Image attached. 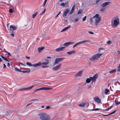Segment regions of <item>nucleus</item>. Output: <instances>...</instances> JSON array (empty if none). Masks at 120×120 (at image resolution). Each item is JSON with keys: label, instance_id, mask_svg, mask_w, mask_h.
Listing matches in <instances>:
<instances>
[{"label": "nucleus", "instance_id": "21", "mask_svg": "<svg viewBox=\"0 0 120 120\" xmlns=\"http://www.w3.org/2000/svg\"><path fill=\"white\" fill-rule=\"evenodd\" d=\"M86 102H83L81 103V104H79V105L80 106L82 107H84L85 105H86Z\"/></svg>", "mask_w": 120, "mask_h": 120}, {"label": "nucleus", "instance_id": "12", "mask_svg": "<svg viewBox=\"0 0 120 120\" xmlns=\"http://www.w3.org/2000/svg\"><path fill=\"white\" fill-rule=\"evenodd\" d=\"M65 47H61L56 48L55 50L56 51L60 52L63 50L65 49Z\"/></svg>", "mask_w": 120, "mask_h": 120}, {"label": "nucleus", "instance_id": "55", "mask_svg": "<svg viewBox=\"0 0 120 120\" xmlns=\"http://www.w3.org/2000/svg\"><path fill=\"white\" fill-rule=\"evenodd\" d=\"M40 90H46V87H43L40 88Z\"/></svg>", "mask_w": 120, "mask_h": 120}, {"label": "nucleus", "instance_id": "4", "mask_svg": "<svg viewBox=\"0 0 120 120\" xmlns=\"http://www.w3.org/2000/svg\"><path fill=\"white\" fill-rule=\"evenodd\" d=\"M102 54V53H97L93 55L91 58H90V60L91 61H94L95 60H97Z\"/></svg>", "mask_w": 120, "mask_h": 120}, {"label": "nucleus", "instance_id": "50", "mask_svg": "<svg viewBox=\"0 0 120 120\" xmlns=\"http://www.w3.org/2000/svg\"><path fill=\"white\" fill-rule=\"evenodd\" d=\"M99 109H100L99 108H96L95 109H93L92 110V111H96V110H98Z\"/></svg>", "mask_w": 120, "mask_h": 120}, {"label": "nucleus", "instance_id": "39", "mask_svg": "<svg viewBox=\"0 0 120 120\" xmlns=\"http://www.w3.org/2000/svg\"><path fill=\"white\" fill-rule=\"evenodd\" d=\"M86 16H85L83 18H82V21L83 22V21H85L86 20Z\"/></svg>", "mask_w": 120, "mask_h": 120}, {"label": "nucleus", "instance_id": "9", "mask_svg": "<svg viewBox=\"0 0 120 120\" xmlns=\"http://www.w3.org/2000/svg\"><path fill=\"white\" fill-rule=\"evenodd\" d=\"M74 42H67L64 43L63 45V46H68V45L74 44Z\"/></svg>", "mask_w": 120, "mask_h": 120}, {"label": "nucleus", "instance_id": "15", "mask_svg": "<svg viewBox=\"0 0 120 120\" xmlns=\"http://www.w3.org/2000/svg\"><path fill=\"white\" fill-rule=\"evenodd\" d=\"M83 70H82L79 71L77 74L75 75V76L78 77L79 76H80L81 75Z\"/></svg>", "mask_w": 120, "mask_h": 120}, {"label": "nucleus", "instance_id": "28", "mask_svg": "<svg viewBox=\"0 0 120 120\" xmlns=\"http://www.w3.org/2000/svg\"><path fill=\"white\" fill-rule=\"evenodd\" d=\"M116 110H114V111H113V112H111V113H109L108 114L105 115V116H107L109 115H110L111 114H114V113H115V112H116Z\"/></svg>", "mask_w": 120, "mask_h": 120}, {"label": "nucleus", "instance_id": "40", "mask_svg": "<svg viewBox=\"0 0 120 120\" xmlns=\"http://www.w3.org/2000/svg\"><path fill=\"white\" fill-rule=\"evenodd\" d=\"M115 102L116 104V105H117L120 104V102H117L116 101H115Z\"/></svg>", "mask_w": 120, "mask_h": 120}, {"label": "nucleus", "instance_id": "52", "mask_svg": "<svg viewBox=\"0 0 120 120\" xmlns=\"http://www.w3.org/2000/svg\"><path fill=\"white\" fill-rule=\"evenodd\" d=\"M88 32L91 34H94V32L91 31H88Z\"/></svg>", "mask_w": 120, "mask_h": 120}, {"label": "nucleus", "instance_id": "62", "mask_svg": "<svg viewBox=\"0 0 120 120\" xmlns=\"http://www.w3.org/2000/svg\"><path fill=\"white\" fill-rule=\"evenodd\" d=\"M26 58L27 59H30V57H27V56H26Z\"/></svg>", "mask_w": 120, "mask_h": 120}, {"label": "nucleus", "instance_id": "63", "mask_svg": "<svg viewBox=\"0 0 120 120\" xmlns=\"http://www.w3.org/2000/svg\"><path fill=\"white\" fill-rule=\"evenodd\" d=\"M10 66V64L9 63H8V66L9 67H10V66Z\"/></svg>", "mask_w": 120, "mask_h": 120}, {"label": "nucleus", "instance_id": "7", "mask_svg": "<svg viewBox=\"0 0 120 120\" xmlns=\"http://www.w3.org/2000/svg\"><path fill=\"white\" fill-rule=\"evenodd\" d=\"M91 41L90 40H86L84 41H80L79 42L77 43L76 44V45L77 46L78 45H81L83 43H85V42H88L89 43H91V44H92V43H91Z\"/></svg>", "mask_w": 120, "mask_h": 120}, {"label": "nucleus", "instance_id": "14", "mask_svg": "<svg viewBox=\"0 0 120 120\" xmlns=\"http://www.w3.org/2000/svg\"><path fill=\"white\" fill-rule=\"evenodd\" d=\"M34 86V85H33L30 87L23 88L22 89H21V90H30L32 89Z\"/></svg>", "mask_w": 120, "mask_h": 120}, {"label": "nucleus", "instance_id": "61", "mask_svg": "<svg viewBox=\"0 0 120 120\" xmlns=\"http://www.w3.org/2000/svg\"><path fill=\"white\" fill-rule=\"evenodd\" d=\"M45 12H44V11H43L41 13H40V15H41L42 14L44 13Z\"/></svg>", "mask_w": 120, "mask_h": 120}, {"label": "nucleus", "instance_id": "34", "mask_svg": "<svg viewBox=\"0 0 120 120\" xmlns=\"http://www.w3.org/2000/svg\"><path fill=\"white\" fill-rule=\"evenodd\" d=\"M100 6H101L102 7L104 8L105 7V2L102 4Z\"/></svg>", "mask_w": 120, "mask_h": 120}, {"label": "nucleus", "instance_id": "42", "mask_svg": "<svg viewBox=\"0 0 120 120\" xmlns=\"http://www.w3.org/2000/svg\"><path fill=\"white\" fill-rule=\"evenodd\" d=\"M85 87L88 89H89L91 87V85H88V86H87V87L86 86Z\"/></svg>", "mask_w": 120, "mask_h": 120}, {"label": "nucleus", "instance_id": "41", "mask_svg": "<svg viewBox=\"0 0 120 120\" xmlns=\"http://www.w3.org/2000/svg\"><path fill=\"white\" fill-rule=\"evenodd\" d=\"M104 49V48H100L99 49H98V51L99 52H100L101 50H103V49Z\"/></svg>", "mask_w": 120, "mask_h": 120}, {"label": "nucleus", "instance_id": "53", "mask_svg": "<svg viewBox=\"0 0 120 120\" xmlns=\"http://www.w3.org/2000/svg\"><path fill=\"white\" fill-rule=\"evenodd\" d=\"M5 52L7 53L8 55H9L10 56H11V54L9 52H8L7 51H6Z\"/></svg>", "mask_w": 120, "mask_h": 120}, {"label": "nucleus", "instance_id": "30", "mask_svg": "<svg viewBox=\"0 0 120 120\" xmlns=\"http://www.w3.org/2000/svg\"><path fill=\"white\" fill-rule=\"evenodd\" d=\"M37 13L38 12H36L35 13L33 14V15H32V17L33 18H34L36 15Z\"/></svg>", "mask_w": 120, "mask_h": 120}, {"label": "nucleus", "instance_id": "45", "mask_svg": "<svg viewBox=\"0 0 120 120\" xmlns=\"http://www.w3.org/2000/svg\"><path fill=\"white\" fill-rule=\"evenodd\" d=\"M82 11V10H79L78 12L77 13L78 14H80L81 13Z\"/></svg>", "mask_w": 120, "mask_h": 120}, {"label": "nucleus", "instance_id": "47", "mask_svg": "<svg viewBox=\"0 0 120 120\" xmlns=\"http://www.w3.org/2000/svg\"><path fill=\"white\" fill-rule=\"evenodd\" d=\"M9 11L10 13H12L13 12V11L12 9L10 8L9 10Z\"/></svg>", "mask_w": 120, "mask_h": 120}, {"label": "nucleus", "instance_id": "64", "mask_svg": "<svg viewBox=\"0 0 120 120\" xmlns=\"http://www.w3.org/2000/svg\"><path fill=\"white\" fill-rule=\"evenodd\" d=\"M117 52H118V54H120V51H119V50H118L117 51Z\"/></svg>", "mask_w": 120, "mask_h": 120}, {"label": "nucleus", "instance_id": "22", "mask_svg": "<svg viewBox=\"0 0 120 120\" xmlns=\"http://www.w3.org/2000/svg\"><path fill=\"white\" fill-rule=\"evenodd\" d=\"M44 48V47L43 46L41 47L38 48V51L39 52H41V51L43 50Z\"/></svg>", "mask_w": 120, "mask_h": 120}, {"label": "nucleus", "instance_id": "59", "mask_svg": "<svg viewBox=\"0 0 120 120\" xmlns=\"http://www.w3.org/2000/svg\"><path fill=\"white\" fill-rule=\"evenodd\" d=\"M6 65L5 64H3V68H6Z\"/></svg>", "mask_w": 120, "mask_h": 120}, {"label": "nucleus", "instance_id": "35", "mask_svg": "<svg viewBox=\"0 0 120 120\" xmlns=\"http://www.w3.org/2000/svg\"><path fill=\"white\" fill-rule=\"evenodd\" d=\"M47 0H45V1H44V3H43V7H44L45 6L46 3V2H47Z\"/></svg>", "mask_w": 120, "mask_h": 120}, {"label": "nucleus", "instance_id": "16", "mask_svg": "<svg viewBox=\"0 0 120 120\" xmlns=\"http://www.w3.org/2000/svg\"><path fill=\"white\" fill-rule=\"evenodd\" d=\"M75 4L73 6L72 8L71 9L70 12V15L73 12L74 10V8L75 7Z\"/></svg>", "mask_w": 120, "mask_h": 120}, {"label": "nucleus", "instance_id": "18", "mask_svg": "<svg viewBox=\"0 0 120 120\" xmlns=\"http://www.w3.org/2000/svg\"><path fill=\"white\" fill-rule=\"evenodd\" d=\"M71 26L70 25H69L68 26L65 27L61 31V32H62L66 30H67L70 28L71 27Z\"/></svg>", "mask_w": 120, "mask_h": 120}, {"label": "nucleus", "instance_id": "3", "mask_svg": "<svg viewBox=\"0 0 120 120\" xmlns=\"http://www.w3.org/2000/svg\"><path fill=\"white\" fill-rule=\"evenodd\" d=\"M98 77V74H96L93 77H89L90 78L87 79L86 80V83H89L91 81H92L93 82H95L96 81Z\"/></svg>", "mask_w": 120, "mask_h": 120}, {"label": "nucleus", "instance_id": "24", "mask_svg": "<svg viewBox=\"0 0 120 120\" xmlns=\"http://www.w3.org/2000/svg\"><path fill=\"white\" fill-rule=\"evenodd\" d=\"M110 93V90L109 89H105V94H108Z\"/></svg>", "mask_w": 120, "mask_h": 120}, {"label": "nucleus", "instance_id": "49", "mask_svg": "<svg viewBox=\"0 0 120 120\" xmlns=\"http://www.w3.org/2000/svg\"><path fill=\"white\" fill-rule=\"evenodd\" d=\"M118 69L117 70V71H120V64H119V65L118 67Z\"/></svg>", "mask_w": 120, "mask_h": 120}, {"label": "nucleus", "instance_id": "60", "mask_svg": "<svg viewBox=\"0 0 120 120\" xmlns=\"http://www.w3.org/2000/svg\"><path fill=\"white\" fill-rule=\"evenodd\" d=\"M61 12V11H60L59 13H58L57 15H56V16L55 17V18H56L57 16H58V15H59V14Z\"/></svg>", "mask_w": 120, "mask_h": 120}, {"label": "nucleus", "instance_id": "54", "mask_svg": "<svg viewBox=\"0 0 120 120\" xmlns=\"http://www.w3.org/2000/svg\"><path fill=\"white\" fill-rule=\"evenodd\" d=\"M112 107V106H111L110 107L108 108L107 109H105V110H108L109 109H111Z\"/></svg>", "mask_w": 120, "mask_h": 120}, {"label": "nucleus", "instance_id": "32", "mask_svg": "<svg viewBox=\"0 0 120 120\" xmlns=\"http://www.w3.org/2000/svg\"><path fill=\"white\" fill-rule=\"evenodd\" d=\"M95 21H100V17H98L96 18L95 19Z\"/></svg>", "mask_w": 120, "mask_h": 120}, {"label": "nucleus", "instance_id": "26", "mask_svg": "<svg viewBox=\"0 0 120 120\" xmlns=\"http://www.w3.org/2000/svg\"><path fill=\"white\" fill-rule=\"evenodd\" d=\"M68 4L67 3H63L60 4V5L61 6L65 7Z\"/></svg>", "mask_w": 120, "mask_h": 120}, {"label": "nucleus", "instance_id": "27", "mask_svg": "<svg viewBox=\"0 0 120 120\" xmlns=\"http://www.w3.org/2000/svg\"><path fill=\"white\" fill-rule=\"evenodd\" d=\"M15 70L16 71H18L19 72H21L22 70L20 69H18L17 68L15 67Z\"/></svg>", "mask_w": 120, "mask_h": 120}, {"label": "nucleus", "instance_id": "51", "mask_svg": "<svg viewBox=\"0 0 120 120\" xmlns=\"http://www.w3.org/2000/svg\"><path fill=\"white\" fill-rule=\"evenodd\" d=\"M48 67V66H42V67L43 68H45Z\"/></svg>", "mask_w": 120, "mask_h": 120}, {"label": "nucleus", "instance_id": "19", "mask_svg": "<svg viewBox=\"0 0 120 120\" xmlns=\"http://www.w3.org/2000/svg\"><path fill=\"white\" fill-rule=\"evenodd\" d=\"M107 1H109L105 2V8L108 7V6H107V5H109L111 2L112 1L111 0H107Z\"/></svg>", "mask_w": 120, "mask_h": 120}, {"label": "nucleus", "instance_id": "33", "mask_svg": "<svg viewBox=\"0 0 120 120\" xmlns=\"http://www.w3.org/2000/svg\"><path fill=\"white\" fill-rule=\"evenodd\" d=\"M93 18L91 17L90 18V24H92V22H93Z\"/></svg>", "mask_w": 120, "mask_h": 120}, {"label": "nucleus", "instance_id": "10", "mask_svg": "<svg viewBox=\"0 0 120 120\" xmlns=\"http://www.w3.org/2000/svg\"><path fill=\"white\" fill-rule=\"evenodd\" d=\"M61 65V64H60L55 67H53L52 68L53 70L55 71L57 70L60 68Z\"/></svg>", "mask_w": 120, "mask_h": 120}, {"label": "nucleus", "instance_id": "2", "mask_svg": "<svg viewBox=\"0 0 120 120\" xmlns=\"http://www.w3.org/2000/svg\"><path fill=\"white\" fill-rule=\"evenodd\" d=\"M39 115L41 120H52L51 118L46 114L41 113L39 114Z\"/></svg>", "mask_w": 120, "mask_h": 120}, {"label": "nucleus", "instance_id": "17", "mask_svg": "<svg viewBox=\"0 0 120 120\" xmlns=\"http://www.w3.org/2000/svg\"><path fill=\"white\" fill-rule=\"evenodd\" d=\"M10 28L11 30H16L17 29V28L16 27L13 25L10 26Z\"/></svg>", "mask_w": 120, "mask_h": 120}, {"label": "nucleus", "instance_id": "23", "mask_svg": "<svg viewBox=\"0 0 120 120\" xmlns=\"http://www.w3.org/2000/svg\"><path fill=\"white\" fill-rule=\"evenodd\" d=\"M116 69L113 70H112L111 71H109V73L110 74H112L115 72L116 71Z\"/></svg>", "mask_w": 120, "mask_h": 120}, {"label": "nucleus", "instance_id": "29", "mask_svg": "<svg viewBox=\"0 0 120 120\" xmlns=\"http://www.w3.org/2000/svg\"><path fill=\"white\" fill-rule=\"evenodd\" d=\"M30 71H22L21 72H22L23 73H29Z\"/></svg>", "mask_w": 120, "mask_h": 120}, {"label": "nucleus", "instance_id": "6", "mask_svg": "<svg viewBox=\"0 0 120 120\" xmlns=\"http://www.w3.org/2000/svg\"><path fill=\"white\" fill-rule=\"evenodd\" d=\"M64 59L65 58H56L54 61V62L53 64V65H54L56 64H58L60 62L62 61L63 60H64Z\"/></svg>", "mask_w": 120, "mask_h": 120}, {"label": "nucleus", "instance_id": "46", "mask_svg": "<svg viewBox=\"0 0 120 120\" xmlns=\"http://www.w3.org/2000/svg\"><path fill=\"white\" fill-rule=\"evenodd\" d=\"M107 44L108 45H110L112 43V42L110 41H108L107 42Z\"/></svg>", "mask_w": 120, "mask_h": 120}, {"label": "nucleus", "instance_id": "44", "mask_svg": "<svg viewBox=\"0 0 120 120\" xmlns=\"http://www.w3.org/2000/svg\"><path fill=\"white\" fill-rule=\"evenodd\" d=\"M79 19L78 18H75V21L77 22L79 21Z\"/></svg>", "mask_w": 120, "mask_h": 120}, {"label": "nucleus", "instance_id": "56", "mask_svg": "<svg viewBox=\"0 0 120 120\" xmlns=\"http://www.w3.org/2000/svg\"><path fill=\"white\" fill-rule=\"evenodd\" d=\"M39 90H41L40 88L35 89L34 90V91L35 92Z\"/></svg>", "mask_w": 120, "mask_h": 120}, {"label": "nucleus", "instance_id": "38", "mask_svg": "<svg viewBox=\"0 0 120 120\" xmlns=\"http://www.w3.org/2000/svg\"><path fill=\"white\" fill-rule=\"evenodd\" d=\"M31 101H39V100L38 99H32L31 100Z\"/></svg>", "mask_w": 120, "mask_h": 120}, {"label": "nucleus", "instance_id": "25", "mask_svg": "<svg viewBox=\"0 0 120 120\" xmlns=\"http://www.w3.org/2000/svg\"><path fill=\"white\" fill-rule=\"evenodd\" d=\"M1 57L3 59L5 60L6 61H7L10 62V61L8 60L7 59L6 57H4L2 56H1Z\"/></svg>", "mask_w": 120, "mask_h": 120}, {"label": "nucleus", "instance_id": "43", "mask_svg": "<svg viewBox=\"0 0 120 120\" xmlns=\"http://www.w3.org/2000/svg\"><path fill=\"white\" fill-rule=\"evenodd\" d=\"M52 88L46 87V90H51Z\"/></svg>", "mask_w": 120, "mask_h": 120}, {"label": "nucleus", "instance_id": "5", "mask_svg": "<svg viewBox=\"0 0 120 120\" xmlns=\"http://www.w3.org/2000/svg\"><path fill=\"white\" fill-rule=\"evenodd\" d=\"M26 64L27 65L30 66H33L35 67H37L41 65V62H39L37 64H34L32 65L31 63L27 62L26 63Z\"/></svg>", "mask_w": 120, "mask_h": 120}, {"label": "nucleus", "instance_id": "37", "mask_svg": "<svg viewBox=\"0 0 120 120\" xmlns=\"http://www.w3.org/2000/svg\"><path fill=\"white\" fill-rule=\"evenodd\" d=\"M51 108H52V107L51 106H47L46 108V109H49Z\"/></svg>", "mask_w": 120, "mask_h": 120}, {"label": "nucleus", "instance_id": "11", "mask_svg": "<svg viewBox=\"0 0 120 120\" xmlns=\"http://www.w3.org/2000/svg\"><path fill=\"white\" fill-rule=\"evenodd\" d=\"M49 62L48 59H45L43 60V62L41 63V64H43L44 65H47L49 64Z\"/></svg>", "mask_w": 120, "mask_h": 120}, {"label": "nucleus", "instance_id": "1", "mask_svg": "<svg viewBox=\"0 0 120 120\" xmlns=\"http://www.w3.org/2000/svg\"><path fill=\"white\" fill-rule=\"evenodd\" d=\"M111 22L112 27L113 28L116 27L120 24L119 19L117 17H114Z\"/></svg>", "mask_w": 120, "mask_h": 120}, {"label": "nucleus", "instance_id": "36", "mask_svg": "<svg viewBox=\"0 0 120 120\" xmlns=\"http://www.w3.org/2000/svg\"><path fill=\"white\" fill-rule=\"evenodd\" d=\"M100 21H95V25L96 26H97L98 25V23H99L100 22Z\"/></svg>", "mask_w": 120, "mask_h": 120}, {"label": "nucleus", "instance_id": "48", "mask_svg": "<svg viewBox=\"0 0 120 120\" xmlns=\"http://www.w3.org/2000/svg\"><path fill=\"white\" fill-rule=\"evenodd\" d=\"M105 10V8H103L100 10V11H103Z\"/></svg>", "mask_w": 120, "mask_h": 120}, {"label": "nucleus", "instance_id": "31", "mask_svg": "<svg viewBox=\"0 0 120 120\" xmlns=\"http://www.w3.org/2000/svg\"><path fill=\"white\" fill-rule=\"evenodd\" d=\"M99 17V15L98 14H96L93 17L94 18H97L98 17Z\"/></svg>", "mask_w": 120, "mask_h": 120}, {"label": "nucleus", "instance_id": "20", "mask_svg": "<svg viewBox=\"0 0 120 120\" xmlns=\"http://www.w3.org/2000/svg\"><path fill=\"white\" fill-rule=\"evenodd\" d=\"M75 50H73L70 52H67V53L69 55H71L73 54H74L75 53Z\"/></svg>", "mask_w": 120, "mask_h": 120}, {"label": "nucleus", "instance_id": "57", "mask_svg": "<svg viewBox=\"0 0 120 120\" xmlns=\"http://www.w3.org/2000/svg\"><path fill=\"white\" fill-rule=\"evenodd\" d=\"M20 64L23 65V66H26V65L25 64H22V63H20Z\"/></svg>", "mask_w": 120, "mask_h": 120}, {"label": "nucleus", "instance_id": "13", "mask_svg": "<svg viewBox=\"0 0 120 120\" xmlns=\"http://www.w3.org/2000/svg\"><path fill=\"white\" fill-rule=\"evenodd\" d=\"M69 10L68 9H66L65 10L64 12V13L63 14V16L64 17H65L66 16Z\"/></svg>", "mask_w": 120, "mask_h": 120}, {"label": "nucleus", "instance_id": "8", "mask_svg": "<svg viewBox=\"0 0 120 120\" xmlns=\"http://www.w3.org/2000/svg\"><path fill=\"white\" fill-rule=\"evenodd\" d=\"M94 100L96 102L99 104H100L101 102V100L98 96H96L94 97Z\"/></svg>", "mask_w": 120, "mask_h": 120}, {"label": "nucleus", "instance_id": "58", "mask_svg": "<svg viewBox=\"0 0 120 120\" xmlns=\"http://www.w3.org/2000/svg\"><path fill=\"white\" fill-rule=\"evenodd\" d=\"M10 35L12 37H14V34L13 33L11 34H10Z\"/></svg>", "mask_w": 120, "mask_h": 120}]
</instances>
